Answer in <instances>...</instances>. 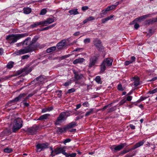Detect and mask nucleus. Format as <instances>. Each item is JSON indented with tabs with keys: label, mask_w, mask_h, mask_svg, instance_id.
Segmentation results:
<instances>
[{
	"label": "nucleus",
	"mask_w": 157,
	"mask_h": 157,
	"mask_svg": "<svg viewBox=\"0 0 157 157\" xmlns=\"http://www.w3.org/2000/svg\"><path fill=\"white\" fill-rule=\"evenodd\" d=\"M38 39V37L35 36L33 39L31 41V43L29 45L19 50L16 51L13 54L15 55H19L33 51L34 50V49L32 47L33 44L36 42Z\"/></svg>",
	"instance_id": "nucleus-1"
},
{
	"label": "nucleus",
	"mask_w": 157,
	"mask_h": 157,
	"mask_svg": "<svg viewBox=\"0 0 157 157\" xmlns=\"http://www.w3.org/2000/svg\"><path fill=\"white\" fill-rule=\"evenodd\" d=\"M29 35L28 33L23 34H12L7 36L6 37V40L10 44H13L16 42L17 40Z\"/></svg>",
	"instance_id": "nucleus-2"
},
{
	"label": "nucleus",
	"mask_w": 157,
	"mask_h": 157,
	"mask_svg": "<svg viewBox=\"0 0 157 157\" xmlns=\"http://www.w3.org/2000/svg\"><path fill=\"white\" fill-rule=\"evenodd\" d=\"M70 115L68 112H62L59 115L55 122L56 125H59L63 121H65Z\"/></svg>",
	"instance_id": "nucleus-3"
},
{
	"label": "nucleus",
	"mask_w": 157,
	"mask_h": 157,
	"mask_svg": "<svg viewBox=\"0 0 157 157\" xmlns=\"http://www.w3.org/2000/svg\"><path fill=\"white\" fill-rule=\"evenodd\" d=\"M22 124L23 121L21 119L15 120L12 128L13 132H15L20 129L23 126Z\"/></svg>",
	"instance_id": "nucleus-4"
},
{
	"label": "nucleus",
	"mask_w": 157,
	"mask_h": 157,
	"mask_svg": "<svg viewBox=\"0 0 157 157\" xmlns=\"http://www.w3.org/2000/svg\"><path fill=\"white\" fill-rule=\"evenodd\" d=\"M98 57L99 56L98 55H94L90 57L88 65V67L89 68H91L95 66L97 63Z\"/></svg>",
	"instance_id": "nucleus-5"
},
{
	"label": "nucleus",
	"mask_w": 157,
	"mask_h": 157,
	"mask_svg": "<svg viewBox=\"0 0 157 157\" xmlns=\"http://www.w3.org/2000/svg\"><path fill=\"white\" fill-rule=\"evenodd\" d=\"M31 71L32 69L31 68L26 67L20 69V70L17 71L16 72V75H19L22 74L21 75L24 76L31 72Z\"/></svg>",
	"instance_id": "nucleus-6"
},
{
	"label": "nucleus",
	"mask_w": 157,
	"mask_h": 157,
	"mask_svg": "<svg viewBox=\"0 0 157 157\" xmlns=\"http://www.w3.org/2000/svg\"><path fill=\"white\" fill-rule=\"evenodd\" d=\"M126 145L125 143H122L118 145H113L110 147L111 150L114 151H118L122 149Z\"/></svg>",
	"instance_id": "nucleus-7"
},
{
	"label": "nucleus",
	"mask_w": 157,
	"mask_h": 157,
	"mask_svg": "<svg viewBox=\"0 0 157 157\" xmlns=\"http://www.w3.org/2000/svg\"><path fill=\"white\" fill-rule=\"evenodd\" d=\"M38 128L39 127L36 125H34L31 127L28 128L26 131L30 135L36 134Z\"/></svg>",
	"instance_id": "nucleus-8"
},
{
	"label": "nucleus",
	"mask_w": 157,
	"mask_h": 157,
	"mask_svg": "<svg viewBox=\"0 0 157 157\" xmlns=\"http://www.w3.org/2000/svg\"><path fill=\"white\" fill-rule=\"evenodd\" d=\"M48 145L49 144L48 143L38 144L36 146L37 151L40 152L42 150L48 148Z\"/></svg>",
	"instance_id": "nucleus-9"
},
{
	"label": "nucleus",
	"mask_w": 157,
	"mask_h": 157,
	"mask_svg": "<svg viewBox=\"0 0 157 157\" xmlns=\"http://www.w3.org/2000/svg\"><path fill=\"white\" fill-rule=\"evenodd\" d=\"M26 95L25 93L20 94L18 97L15 98V99L8 102V104H13L15 103L16 102L18 101L23 98Z\"/></svg>",
	"instance_id": "nucleus-10"
},
{
	"label": "nucleus",
	"mask_w": 157,
	"mask_h": 157,
	"mask_svg": "<svg viewBox=\"0 0 157 157\" xmlns=\"http://www.w3.org/2000/svg\"><path fill=\"white\" fill-rule=\"evenodd\" d=\"M54 21V17H49L46 20L42 21V26H46L49 24H51Z\"/></svg>",
	"instance_id": "nucleus-11"
},
{
	"label": "nucleus",
	"mask_w": 157,
	"mask_h": 157,
	"mask_svg": "<svg viewBox=\"0 0 157 157\" xmlns=\"http://www.w3.org/2000/svg\"><path fill=\"white\" fill-rule=\"evenodd\" d=\"M44 81V78L42 76H40L36 79H34L33 82L35 83V84L38 85H40L42 84Z\"/></svg>",
	"instance_id": "nucleus-12"
},
{
	"label": "nucleus",
	"mask_w": 157,
	"mask_h": 157,
	"mask_svg": "<svg viewBox=\"0 0 157 157\" xmlns=\"http://www.w3.org/2000/svg\"><path fill=\"white\" fill-rule=\"evenodd\" d=\"M94 44L99 51H101L103 48L101 41L98 40H96L94 42Z\"/></svg>",
	"instance_id": "nucleus-13"
},
{
	"label": "nucleus",
	"mask_w": 157,
	"mask_h": 157,
	"mask_svg": "<svg viewBox=\"0 0 157 157\" xmlns=\"http://www.w3.org/2000/svg\"><path fill=\"white\" fill-rule=\"evenodd\" d=\"M66 40H63L58 43L57 44V47L58 49H61L64 47L66 45Z\"/></svg>",
	"instance_id": "nucleus-14"
},
{
	"label": "nucleus",
	"mask_w": 157,
	"mask_h": 157,
	"mask_svg": "<svg viewBox=\"0 0 157 157\" xmlns=\"http://www.w3.org/2000/svg\"><path fill=\"white\" fill-rule=\"evenodd\" d=\"M113 60L110 58H106L104 59L102 63L108 66H111L112 64Z\"/></svg>",
	"instance_id": "nucleus-15"
},
{
	"label": "nucleus",
	"mask_w": 157,
	"mask_h": 157,
	"mask_svg": "<svg viewBox=\"0 0 157 157\" xmlns=\"http://www.w3.org/2000/svg\"><path fill=\"white\" fill-rule=\"evenodd\" d=\"M151 14H148L143 15L138 18H136L135 20L132 21V22H134L135 21H140L143 19H146L147 17H151Z\"/></svg>",
	"instance_id": "nucleus-16"
},
{
	"label": "nucleus",
	"mask_w": 157,
	"mask_h": 157,
	"mask_svg": "<svg viewBox=\"0 0 157 157\" xmlns=\"http://www.w3.org/2000/svg\"><path fill=\"white\" fill-rule=\"evenodd\" d=\"M65 150L63 147H57L54 150L53 154L55 155H57L61 153L63 154V153Z\"/></svg>",
	"instance_id": "nucleus-17"
},
{
	"label": "nucleus",
	"mask_w": 157,
	"mask_h": 157,
	"mask_svg": "<svg viewBox=\"0 0 157 157\" xmlns=\"http://www.w3.org/2000/svg\"><path fill=\"white\" fill-rule=\"evenodd\" d=\"M145 142V141L144 140H143L139 142L136 143L131 149V150H133L137 148L140 147L141 146H142L144 143Z\"/></svg>",
	"instance_id": "nucleus-18"
},
{
	"label": "nucleus",
	"mask_w": 157,
	"mask_h": 157,
	"mask_svg": "<svg viewBox=\"0 0 157 157\" xmlns=\"http://www.w3.org/2000/svg\"><path fill=\"white\" fill-rule=\"evenodd\" d=\"M134 82L132 83V85L135 87L138 86L140 84V78L138 77L133 78Z\"/></svg>",
	"instance_id": "nucleus-19"
},
{
	"label": "nucleus",
	"mask_w": 157,
	"mask_h": 157,
	"mask_svg": "<svg viewBox=\"0 0 157 157\" xmlns=\"http://www.w3.org/2000/svg\"><path fill=\"white\" fill-rule=\"evenodd\" d=\"M50 116V115L49 114H45L41 116L37 120H46Z\"/></svg>",
	"instance_id": "nucleus-20"
},
{
	"label": "nucleus",
	"mask_w": 157,
	"mask_h": 157,
	"mask_svg": "<svg viewBox=\"0 0 157 157\" xmlns=\"http://www.w3.org/2000/svg\"><path fill=\"white\" fill-rule=\"evenodd\" d=\"M76 126L77 123L75 121H73L69 124L66 127L67 130L73 128Z\"/></svg>",
	"instance_id": "nucleus-21"
},
{
	"label": "nucleus",
	"mask_w": 157,
	"mask_h": 157,
	"mask_svg": "<svg viewBox=\"0 0 157 157\" xmlns=\"http://www.w3.org/2000/svg\"><path fill=\"white\" fill-rule=\"evenodd\" d=\"M68 13L71 15H75L79 14V13L78 11V9H77L70 10L68 11Z\"/></svg>",
	"instance_id": "nucleus-22"
},
{
	"label": "nucleus",
	"mask_w": 157,
	"mask_h": 157,
	"mask_svg": "<svg viewBox=\"0 0 157 157\" xmlns=\"http://www.w3.org/2000/svg\"><path fill=\"white\" fill-rule=\"evenodd\" d=\"M31 38L30 37H28L26 38L24 41L22 42V45H29L31 43Z\"/></svg>",
	"instance_id": "nucleus-23"
},
{
	"label": "nucleus",
	"mask_w": 157,
	"mask_h": 157,
	"mask_svg": "<svg viewBox=\"0 0 157 157\" xmlns=\"http://www.w3.org/2000/svg\"><path fill=\"white\" fill-rule=\"evenodd\" d=\"M83 58H78L75 60L73 62L74 64H76L78 63H81L83 62L84 60Z\"/></svg>",
	"instance_id": "nucleus-24"
},
{
	"label": "nucleus",
	"mask_w": 157,
	"mask_h": 157,
	"mask_svg": "<svg viewBox=\"0 0 157 157\" xmlns=\"http://www.w3.org/2000/svg\"><path fill=\"white\" fill-rule=\"evenodd\" d=\"M40 25H42V21H41L39 22H36L35 23H34L33 24L30 25V27L31 28H33L37 27V26Z\"/></svg>",
	"instance_id": "nucleus-25"
},
{
	"label": "nucleus",
	"mask_w": 157,
	"mask_h": 157,
	"mask_svg": "<svg viewBox=\"0 0 157 157\" xmlns=\"http://www.w3.org/2000/svg\"><path fill=\"white\" fill-rule=\"evenodd\" d=\"M75 74L74 77L75 79L76 80H78L81 79L83 77V75L81 74H78L76 72L74 73Z\"/></svg>",
	"instance_id": "nucleus-26"
},
{
	"label": "nucleus",
	"mask_w": 157,
	"mask_h": 157,
	"mask_svg": "<svg viewBox=\"0 0 157 157\" xmlns=\"http://www.w3.org/2000/svg\"><path fill=\"white\" fill-rule=\"evenodd\" d=\"M53 109V108L52 106L48 107L43 109L42 110L41 112L42 113H44L47 112H49L52 111Z\"/></svg>",
	"instance_id": "nucleus-27"
},
{
	"label": "nucleus",
	"mask_w": 157,
	"mask_h": 157,
	"mask_svg": "<svg viewBox=\"0 0 157 157\" xmlns=\"http://www.w3.org/2000/svg\"><path fill=\"white\" fill-rule=\"evenodd\" d=\"M31 9L29 7L24 8L23 9V12L25 14H28L31 13Z\"/></svg>",
	"instance_id": "nucleus-28"
},
{
	"label": "nucleus",
	"mask_w": 157,
	"mask_h": 157,
	"mask_svg": "<svg viewBox=\"0 0 157 157\" xmlns=\"http://www.w3.org/2000/svg\"><path fill=\"white\" fill-rule=\"evenodd\" d=\"M106 69L105 65L103 63L101 65V68L100 72L101 73H103Z\"/></svg>",
	"instance_id": "nucleus-29"
},
{
	"label": "nucleus",
	"mask_w": 157,
	"mask_h": 157,
	"mask_svg": "<svg viewBox=\"0 0 157 157\" xmlns=\"http://www.w3.org/2000/svg\"><path fill=\"white\" fill-rule=\"evenodd\" d=\"M56 49V48L55 46H53L47 49L46 50V52L48 53H50L54 51H55Z\"/></svg>",
	"instance_id": "nucleus-30"
},
{
	"label": "nucleus",
	"mask_w": 157,
	"mask_h": 157,
	"mask_svg": "<svg viewBox=\"0 0 157 157\" xmlns=\"http://www.w3.org/2000/svg\"><path fill=\"white\" fill-rule=\"evenodd\" d=\"M4 152L7 153H9L13 151V149L9 147H6L3 150Z\"/></svg>",
	"instance_id": "nucleus-31"
},
{
	"label": "nucleus",
	"mask_w": 157,
	"mask_h": 157,
	"mask_svg": "<svg viewBox=\"0 0 157 157\" xmlns=\"http://www.w3.org/2000/svg\"><path fill=\"white\" fill-rule=\"evenodd\" d=\"M67 130V128H66V126L63 128H61L60 127L58 128V130L59 132H65Z\"/></svg>",
	"instance_id": "nucleus-32"
},
{
	"label": "nucleus",
	"mask_w": 157,
	"mask_h": 157,
	"mask_svg": "<svg viewBox=\"0 0 157 157\" xmlns=\"http://www.w3.org/2000/svg\"><path fill=\"white\" fill-rule=\"evenodd\" d=\"M14 62L12 61L9 62L6 65L8 69H11L13 67Z\"/></svg>",
	"instance_id": "nucleus-33"
},
{
	"label": "nucleus",
	"mask_w": 157,
	"mask_h": 157,
	"mask_svg": "<svg viewBox=\"0 0 157 157\" xmlns=\"http://www.w3.org/2000/svg\"><path fill=\"white\" fill-rule=\"evenodd\" d=\"M95 81L98 84H101V78L100 76H96L95 78Z\"/></svg>",
	"instance_id": "nucleus-34"
},
{
	"label": "nucleus",
	"mask_w": 157,
	"mask_h": 157,
	"mask_svg": "<svg viewBox=\"0 0 157 157\" xmlns=\"http://www.w3.org/2000/svg\"><path fill=\"white\" fill-rule=\"evenodd\" d=\"M94 111V109L91 108L89 109V111H87L85 114V116H88L90 115L92 113V112Z\"/></svg>",
	"instance_id": "nucleus-35"
},
{
	"label": "nucleus",
	"mask_w": 157,
	"mask_h": 157,
	"mask_svg": "<svg viewBox=\"0 0 157 157\" xmlns=\"http://www.w3.org/2000/svg\"><path fill=\"white\" fill-rule=\"evenodd\" d=\"M47 12V9L44 8L41 10L40 14V15H44Z\"/></svg>",
	"instance_id": "nucleus-36"
},
{
	"label": "nucleus",
	"mask_w": 157,
	"mask_h": 157,
	"mask_svg": "<svg viewBox=\"0 0 157 157\" xmlns=\"http://www.w3.org/2000/svg\"><path fill=\"white\" fill-rule=\"evenodd\" d=\"M115 6L114 5H112L110 6H108L106 8V10L110 11L111 10L115 8Z\"/></svg>",
	"instance_id": "nucleus-37"
},
{
	"label": "nucleus",
	"mask_w": 157,
	"mask_h": 157,
	"mask_svg": "<svg viewBox=\"0 0 157 157\" xmlns=\"http://www.w3.org/2000/svg\"><path fill=\"white\" fill-rule=\"evenodd\" d=\"M157 92V88L154 89L153 90H150L148 92V93L150 94H153Z\"/></svg>",
	"instance_id": "nucleus-38"
},
{
	"label": "nucleus",
	"mask_w": 157,
	"mask_h": 157,
	"mask_svg": "<svg viewBox=\"0 0 157 157\" xmlns=\"http://www.w3.org/2000/svg\"><path fill=\"white\" fill-rule=\"evenodd\" d=\"M131 150V149L130 150H124L122 151H121V152L120 153V155H123L126 154V153L129 152Z\"/></svg>",
	"instance_id": "nucleus-39"
},
{
	"label": "nucleus",
	"mask_w": 157,
	"mask_h": 157,
	"mask_svg": "<svg viewBox=\"0 0 157 157\" xmlns=\"http://www.w3.org/2000/svg\"><path fill=\"white\" fill-rule=\"evenodd\" d=\"M75 90L74 88H72L68 90L67 91V93L71 94L75 92Z\"/></svg>",
	"instance_id": "nucleus-40"
},
{
	"label": "nucleus",
	"mask_w": 157,
	"mask_h": 157,
	"mask_svg": "<svg viewBox=\"0 0 157 157\" xmlns=\"http://www.w3.org/2000/svg\"><path fill=\"white\" fill-rule=\"evenodd\" d=\"M71 80H68L64 83L63 85L67 86L69 85L70 84H71Z\"/></svg>",
	"instance_id": "nucleus-41"
},
{
	"label": "nucleus",
	"mask_w": 157,
	"mask_h": 157,
	"mask_svg": "<svg viewBox=\"0 0 157 157\" xmlns=\"http://www.w3.org/2000/svg\"><path fill=\"white\" fill-rule=\"evenodd\" d=\"M82 105L84 107H87L89 106L90 104L88 101H86L83 103Z\"/></svg>",
	"instance_id": "nucleus-42"
},
{
	"label": "nucleus",
	"mask_w": 157,
	"mask_h": 157,
	"mask_svg": "<svg viewBox=\"0 0 157 157\" xmlns=\"http://www.w3.org/2000/svg\"><path fill=\"white\" fill-rule=\"evenodd\" d=\"M90 39L89 38H86L84 40V42L85 44H86L89 43L90 42Z\"/></svg>",
	"instance_id": "nucleus-43"
},
{
	"label": "nucleus",
	"mask_w": 157,
	"mask_h": 157,
	"mask_svg": "<svg viewBox=\"0 0 157 157\" xmlns=\"http://www.w3.org/2000/svg\"><path fill=\"white\" fill-rule=\"evenodd\" d=\"M126 101V100L125 98L123 99L119 102V105H121L125 103Z\"/></svg>",
	"instance_id": "nucleus-44"
},
{
	"label": "nucleus",
	"mask_w": 157,
	"mask_h": 157,
	"mask_svg": "<svg viewBox=\"0 0 157 157\" xmlns=\"http://www.w3.org/2000/svg\"><path fill=\"white\" fill-rule=\"evenodd\" d=\"M117 89L118 90L120 91H122L123 90L122 85L121 84H119L118 85Z\"/></svg>",
	"instance_id": "nucleus-45"
},
{
	"label": "nucleus",
	"mask_w": 157,
	"mask_h": 157,
	"mask_svg": "<svg viewBox=\"0 0 157 157\" xmlns=\"http://www.w3.org/2000/svg\"><path fill=\"white\" fill-rule=\"evenodd\" d=\"M71 140L70 139L67 138L63 142V143L65 145H66V143L70 142Z\"/></svg>",
	"instance_id": "nucleus-46"
},
{
	"label": "nucleus",
	"mask_w": 157,
	"mask_h": 157,
	"mask_svg": "<svg viewBox=\"0 0 157 157\" xmlns=\"http://www.w3.org/2000/svg\"><path fill=\"white\" fill-rule=\"evenodd\" d=\"M109 11L108 10H106V8L104 10H103L102 12L101 13V14H103V15H105L107 14V12Z\"/></svg>",
	"instance_id": "nucleus-47"
},
{
	"label": "nucleus",
	"mask_w": 157,
	"mask_h": 157,
	"mask_svg": "<svg viewBox=\"0 0 157 157\" xmlns=\"http://www.w3.org/2000/svg\"><path fill=\"white\" fill-rule=\"evenodd\" d=\"M136 58L134 56H132L131 57V60H130L131 62H132V63H133V62L135 61L136 60Z\"/></svg>",
	"instance_id": "nucleus-48"
},
{
	"label": "nucleus",
	"mask_w": 157,
	"mask_h": 157,
	"mask_svg": "<svg viewBox=\"0 0 157 157\" xmlns=\"http://www.w3.org/2000/svg\"><path fill=\"white\" fill-rule=\"evenodd\" d=\"M132 62H131L130 60L126 61L124 62V64L125 65L127 66V65H128L131 63H132Z\"/></svg>",
	"instance_id": "nucleus-49"
},
{
	"label": "nucleus",
	"mask_w": 157,
	"mask_h": 157,
	"mask_svg": "<svg viewBox=\"0 0 157 157\" xmlns=\"http://www.w3.org/2000/svg\"><path fill=\"white\" fill-rule=\"evenodd\" d=\"M89 21H90L95 19V18L94 17L90 16L87 18Z\"/></svg>",
	"instance_id": "nucleus-50"
},
{
	"label": "nucleus",
	"mask_w": 157,
	"mask_h": 157,
	"mask_svg": "<svg viewBox=\"0 0 157 157\" xmlns=\"http://www.w3.org/2000/svg\"><path fill=\"white\" fill-rule=\"evenodd\" d=\"M132 96H129L127 97L126 100L128 101H130L132 100Z\"/></svg>",
	"instance_id": "nucleus-51"
},
{
	"label": "nucleus",
	"mask_w": 157,
	"mask_h": 157,
	"mask_svg": "<svg viewBox=\"0 0 157 157\" xmlns=\"http://www.w3.org/2000/svg\"><path fill=\"white\" fill-rule=\"evenodd\" d=\"M89 8L87 6H83L82 8V11H85L88 9Z\"/></svg>",
	"instance_id": "nucleus-52"
},
{
	"label": "nucleus",
	"mask_w": 157,
	"mask_h": 157,
	"mask_svg": "<svg viewBox=\"0 0 157 157\" xmlns=\"http://www.w3.org/2000/svg\"><path fill=\"white\" fill-rule=\"evenodd\" d=\"M49 29H50V27H49L48 26H47L44 28L40 29V31H44V30H48Z\"/></svg>",
	"instance_id": "nucleus-53"
},
{
	"label": "nucleus",
	"mask_w": 157,
	"mask_h": 157,
	"mask_svg": "<svg viewBox=\"0 0 157 157\" xmlns=\"http://www.w3.org/2000/svg\"><path fill=\"white\" fill-rule=\"evenodd\" d=\"M69 155L70 157H75L76 156V154L75 153L71 154L69 153Z\"/></svg>",
	"instance_id": "nucleus-54"
},
{
	"label": "nucleus",
	"mask_w": 157,
	"mask_h": 157,
	"mask_svg": "<svg viewBox=\"0 0 157 157\" xmlns=\"http://www.w3.org/2000/svg\"><path fill=\"white\" fill-rule=\"evenodd\" d=\"M63 154L65 156V157H69V153L67 154V153H66L65 152V150L63 151Z\"/></svg>",
	"instance_id": "nucleus-55"
},
{
	"label": "nucleus",
	"mask_w": 157,
	"mask_h": 157,
	"mask_svg": "<svg viewBox=\"0 0 157 157\" xmlns=\"http://www.w3.org/2000/svg\"><path fill=\"white\" fill-rule=\"evenodd\" d=\"M107 21H108V20L107 17L101 20V22L102 23H105Z\"/></svg>",
	"instance_id": "nucleus-56"
},
{
	"label": "nucleus",
	"mask_w": 157,
	"mask_h": 157,
	"mask_svg": "<svg viewBox=\"0 0 157 157\" xmlns=\"http://www.w3.org/2000/svg\"><path fill=\"white\" fill-rule=\"evenodd\" d=\"M114 16V15H111L110 16H109L108 17H107V18L108 19V20L109 21L110 20H112L113 19L112 18H113Z\"/></svg>",
	"instance_id": "nucleus-57"
},
{
	"label": "nucleus",
	"mask_w": 157,
	"mask_h": 157,
	"mask_svg": "<svg viewBox=\"0 0 157 157\" xmlns=\"http://www.w3.org/2000/svg\"><path fill=\"white\" fill-rule=\"evenodd\" d=\"M139 27V25L138 24L136 23L135 24L134 27L135 29H137Z\"/></svg>",
	"instance_id": "nucleus-58"
},
{
	"label": "nucleus",
	"mask_w": 157,
	"mask_h": 157,
	"mask_svg": "<svg viewBox=\"0 0 157 157\" xmlns=\"http://www.w3.org/2000/svg\"><path fill=\"white\" fill-rule=\"evenodd\" d=\"M50 149L52 151L51 155L52 156H55V155L53 154V153H54V150H53V148H52V147H50Z\"/></svg>",
	"instance_id": "nucleus-59"
},
{
	"label": "nucleus",
	"mask_w": 157,
	"mask_h": 157,
	"mask_svg": "<svg viewBox=\"0 0 157 157\" xmlns=\"http://www.w3.org/2000/svg\"><path fill=\"white\" fill-rule=\"evenodd\" d=\"M147 98V97L141 96L140 98V101H143L144 100L146 99Z\"/></svg>",
	"instance_id": "nucleus-60"
},
{
	"label": "nucleus",
	"mask_w": 157,
	"mask_h": 157,
	"mask_svg": "<svg viewBox=\"0 0 157 157\" xmlns=\"http://www.w3.org/2000/svg\"><path fill=\"white\" fill-rule=\"evenodd\" d=\"M29 57V56L28 55H24L22 57V59H27Z\"/></svg>",
	"instance_id": "nucleus-61"
},
{
	"label": "nucleus",
	"mask_w": 157,
	"mask_h": 157,
	"mask_svg": "<svg viewBox=\"0 0 157 157\" xmlns=\"http://www.w3.org/2000/svg\"><path fill=\"white\" fill-rule=\"evenodd\" d=\"M129 127L132 129H135V126L133 125L132 124H130Z\"/></svg>",
	"instance_id": "nucleus-62"
},
{
	"label": "nucleus",
	"mask_w": 157,
	"mask_h": 157,
	"mask_svg": "<svg viewBox=\"0 0 157 157\" xmlns=\"http://www.w3.org/2000/svg\"><path fill=\"white\" fill-rule=\"evenodd\" d=\"M157 79V77H156L153 78L151 80H149V81L151 82L156 80Z\"/></svg>",
	"instance_id": "nucleus-63"
},
{
	"label": "nucleus",
	"mask_w": 157,
	"mask_h": 157,
	"mask_svg": "<svg viewBox=\"0 0 157 157\" xmlns=\"http://www.w3.org/2000/svg\"><path fill=\"white\" fill-rule=\"evenodd\" d=\"M124 157H132V155L131 154H128L126 155Z\"/></svg>",
	"instance_id": "nucleus-64"
}]
</instances>
